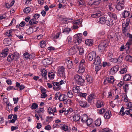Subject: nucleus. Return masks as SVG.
Returning <instances> with one entry per match:
<instances>
[{
  "label": "nucleus",
  "instance_id": "1",
  "mask_svg": "<svg viewBox=\"0 0 132 132\" xmlns=\"http://www.w3.org/2000/svg\"><path fill=\"white\" fill-rule=\"evenodd\" d=\"M73 80L77 85L79 86L83 85L85 82V80L81 77L78 74L74 75Z\"/></svg>",
  "mask_w": 132,
  "mask_h": 132
},
{
  "label": "nucleus",
  "instance_id": "2",
  "mask_svg": "<svg viewBox=\"0 0 132 132\" xmlns=\"http://www.w3.org/2000/svg\"><path fill=\"white\" fill-rule=\"evenodd\" d=\"M109 43V40H104L102 41L98 46V51L102 52H104L105 47Z\"/></svg>",
  "mask_w": 132,
  "mask_h": 132
},
{
  "label": "nucleus",
  "instance_id": "3",
  "mask_svg": "<svg viewBox=\"0 0 132 132\" xmlns=\"http://www.w3.org/2000/svg\"><path fill=\"white\" fill-rule=\"evenodd\" d=\"M130 19L129 18L127 19V22L126 23H123L122 24V32L123 34L126 36L127 35V32L128 31V25L129 23Z\"/></svg>",
  "mask_w": 132,
  "mask_h": 132
},
{
  "label": "nucleus",
  "instance_id": "4",
  "mask_svg": "<svg viewBox=\"0 0 132 132\" xmlns=\"http://www.w3.org/2000/svg\"><path fill=\"white\" fill-rule=\"evenodd\" d=\"M57 69L58 71L57 73V76L62 77L64 78H65V68L64 67L62 66H59Z\"/></svg>",
  "mask_w": 132,
  "mask_h": 132
},
{
  "label": "nucleus",
  "instance_id": "5",
  "mask_svg": "<svg viewBox=\"0 0 132 132\" xmlns=\"http://www.w3.org/2000/svg\"><path fill=\"white\" fill-rule=\"evenodd\" d=\"M82 34H78L75 35L73 39V42L76 45H78L81 43L82 41L81 37L82 36Z\"/></svg>",
  "mask_w": 132,
  "mask_h": 132
},
{
  "label": "nucleus",
  "instance_id": "6",
  "mask_svg": "<svg viewBox=\"0 0 132 132\" xmlns=\"http://www.w3.org/2000/svg\"><path fill=\"white\" fill-rule=\"evenodd\" d=\"M85 61L84 60H82L80 62L79 65V69L78 71L79 73H83L85 71Z\"/></svg>",
  "mask_w": 132,
  "mask_h": 132
},
{
  "label": "nucleus",
  "instance_id": "7",
  "mask_svg": "<svg viewBox=\"0 0 132 132\" xmlns=\"http://www.w3.org/2000/svg\"><path fill=\"white\" fill-rule=\"evenodd\" d=\"M64 83L63 81L61 80L59 82H53V89L56 91H58L61 89L60 85Z\"/></svg>",
  "mask_w": 132,
  "mask_h": 132
},
{
  "label": "nucleus",
  "instance_id": "8",
  "mask_svg": "<svg viewBox=\"0 0 132 132\" xmlns=\"http://www.w3.org/2000/svg\"><path fill=\"white\" fill-rule=\"evenodd\" d=\"M117 4L116 6V9L120 11L123 9L124 5L123 4L124 0H117Z\"/></svg>",
  "mask_w": 132,
  "mask_h": 132
},
{
  "label": "nucleus",
  "instance_id": "9",
  "mask_svg": "<svg viewBox=\"0 0 132 132\" xmlns=\"http://www.w3.org/2000/svg\"><path fill=\"white\" fill-rule=\"evenodd\" d=\"M114 81V77L112 76H110L106 77L104 80L103 84L104 85L107 84L108 83L113 84Z\"/></svg>",
  "mask_w": 132,
  "mask_h": 132
},
{
  "label": "nucleus",
  "instance_id": "10",
  "mask_svg": "<svg viewBox=\"0 0 132 132\" xmlns=\"http://www.w3.org/2000/svg\"><path fill=\"white\" fill-rule=\"evenodd\" d=\"M40 15L38 14H36L34 15L33 16L34 19H32L29 21V23L30 25H33L37 24L38 23V21L36 20L39 17Z\"/></svg>",
  "mask_w": 132,
  "mask_h": 132
},
{
  "label": "nucleus",
  "instance_id": "11",
  "mask_svg": "<svg viewBox=\"0 0 132 132\" xmlns=\"http://www.w3.org/2000/svg\"><path fill=\"white\" fill-rule=\"evenodd\" d=\"M96 55L95 52H92L89 53L87 56V59L89 61L94 60L96 57Z\"/></svg>",
  "mask_w": 132,
  "mask_h": 132
},
{
  "label": "nucleus",
  "instance_id": "12",
  "mask_svg": "<svg viewBox=\"0 0 132 132\" xmlns=\"http://www.w3.org/2000/svg\"><path fill=\"white\" fill-rule=\"evenodd\" d=\"M52 62V59L50 57L45 59L42 61V63L44 65H50Z\"/></svg>",
  "mask_w": 132,
  "mask_h": 132
},
{
  "label": "nucleus",
  "instance_id": "13",
  "mask_svg": "<svg viewBox=\"0 0 132 132\" xmlns=\"http://www.w3.org/2000/svg\"><path fill=\"white\" fill-rule=\"evenodd\" d=\"M96 98V94L94 93H91L88 96L87 101L88 102L91 103Z\"/></svg>",
  "mask_w": 132,
  "mask_h": 132
},
{
  "label": "nucleus",
  "instance_id": "14",
  "mask_svg": "<svg viewBox=\"0 0 132 132\" xmlns=\"http://www.w3.org/2000/svg\"><path fill=\"white\" fill-rule=\"evenodd\" d=\"M38 28V27L36 28L35 27L30 28L26 30V33L28 35H30L34 32L37 31Z\"/></svg>",
  "mask_w": 132,
  "mask_h": 132
},
{
  "label": "nucleus",
  "instance_id": "15",
  "mask_svg": "<svg viewBox=\"0 0 132 132\" xmlns=\"http://www.w3.org/2000/svg\"><path fill=\"white\" fill-rule=\"evenodd\" d=\"M79 105L84 108H87L89 106V104H87L86 101H78Z\"/></svg>",
  "mask_w": 132,
  "mask_h": 132
},
{
  "label": "nucleus",
  "instance_id": "16",
  "mask_svg": "<svg viewBox=\"0 0 132 132\" xmlns=\"http://www.w3.org/2000/svg\"><path fill=\"white\" fill-rule=\"evenodd\" d=\"M77 52V49L74 47L70 48L69 51L68 53L70 55H73L75 54Z\"/></svg>",
  "mask_w": 132,
  "mask_h": 132
},
{
  "label": "nucleus",
  "instance_id": "17",
  "mask_svg": "<svg viewBox=\"0 0 132 132\" xmlns=\"http://www.w3.org/2000/svg\"><path fill=\"white\" fill-rule=\"evenodd\" d=\"M119 66L118 65H116L112 68L110 70L111 73L112 74H114L118 70Z\"/></svg>",
  "mask_w": 132,
  "mask_h": 132
},
{
  "label": "nucleus",
  "instance_id": "18",
  "mask_svg": "<svg viewBox=\"0 0 132 132\" xmlns=\"http://www.w3.org/2000/svg\"><path fill=\"white\" fill-rule=\"evenodd\" d=\"M114 33L113 32H111L110 33L109 32V33L108 34L107 37L109 40H107L110 41H113L114 40Z\"/></svg>",
  "mask_w": 132,
  "mask_h": 132
},
{
  "label": "nucleus",
  "instance_id": "19",
  "mask_svg": "<svg viewBox=\"0 0 132 132\" xmlns=\"http://www.w3.org/2000/svg\"><path fill=\"white\" fill-rule=\"evenodd\" d=\"M47 112L50 114L52 113L53 115H54V113L57 112L56 108L55 107L52 109L51 108L49 107L48 109Z\"/></svg>",
  "mask_w": 132,
  "mask_h": 132
},
{
  "label": "nucleus",
  "instance_id": "20",
  "mask_svg": "<svg viewBox=\"0 0 132 132\" xmlns=\"http://www.w3.org/2000/svg\"><path fill=\"white\" fill-rule=\"evenodd\" d=\"M94 61V62L93 63V64L95 65L101 64V59L99 56H96V57H95Z\"/></svg>",
  "mask_w": 132,
  "mask_h": 132
},
{
  "label": "nucleus",
  "instance_id": "21",
  "mask_svg": "<svg viewBox=\"0 0 132 132\" xmlns=\"http://www.w3.org/2000/svg\"><path fill=\"white\" fill-rule=\"evenodd\" d=\"M96 105L97 108H99L103 106L104 104L103 101L97 100L96 103Z\"/></svg>",
  "mask_w": 132,
  "mask_h": 132
},
{
  "label": "nucleus",
  "instance_id": "22",
  "mask_svg": "<svg viewBox=\"0 0 132 132\" xmlns=\"http://www.w3.org/2000/svg\"><path fill=\"white\" fill-rule=\"evenodd\" d=\"M65 62L67 65V67L69 69H71L72 66V61L70 60L67 59L66 60Z\"/></svg>",
  "mask_w": 132,
  "mask_h": 132
},
{
  "label": "nucleus",
  "instance_id": "23",
  "mask_svg": "<svg viewBox=\"0 0 132 132\" xmlns=\"http://www.w3.org/2000/svg\"><path fill=\"white\" fill-rule=\"evenodd\" d=\"M12 56L13 60L15 61L19 59V55L17 52H15L12 54Z\"/></svg>",
  "mask_w": 132,
  "mask_h": 132
},
{
  "label": "nucleus",
  "instance_id": "24",
  "mask_svg": "<svg viewBox=\"0 0 132 132\" xmlns=\"http://www.w3.org/2000/svg\"><path fill=\"white\" fill-rule=\"evenodd\" d=\"M42 94L41 97L42 98H44L47 96V95L46 94V90L44 88H42L41 90Z\"/></svg>",
  "mask_w": 132,
  "mask_h": 132
},
{
  "label": "nucleus",
  "instance_id": "25",
  "mask_svg": "<svg viewBox=\"0 0 132 132\" xmlns=\"http://www.w3.org/2000/svg\"><path fill=\"white\" fill-rule=\"evenodd\" d=\"M107 19L105 17L102 16L98 20L101 23L104 24L106 22Z\"/></svg>",
  "mask_w": 132,
  "mask_h": 132
},
{
  "label": "nucleus",
  "instance_id": "26",
  "mask_svg": "<svg viewBox=\"0 0 132 132\" xmlns=\"http://www.w3.org/2000/svg\"><path fill=\"white\" fill-rule=\"evenodd\" d=\"M81 121L83 123L86 122L88 119L87 116L85 114H84L81 118Z\"/></svg>",
  "mask_w": 132,
  "mask_h": 132
},
{
  "label": "nucleus",
  "instance_id": "27",
  "mask_svg": "<svg viewBox=\"0 0 132 132\" xmlns=\"http://www.w3.org/2000/svg\"><path fill=\"white\" fill-rule=\"evenodd\" d=\"M67 98V96L64 94H60V96L59 97V99L60 101H64L66 100Z\"/></svg>",
  "mask_w": 132,
  "mask_h": 132
},
{
  "label": "nucleus",
  "instance_id": "28",
  "mask_svg": "<svg viewBox=\"0 0 132 132\" xmlns=\"http://www.w3.org/2000/svg\"><path fill=\"white\" fill-rule=\"evenodd\" d=\"M108 14L110 18L114 20H116L117 19V16L115 13L109 12L108 13Z\"/></svg>",
  "mask_w": 132,
  "mask_h": 132
},
{
  "label": "nucleus",
  "instance_id": "29",
  "mask_svg": "<svg viewBox=\"0 0 132 132\" xmlns=\"http://www.w3.org/2000/svg\"><path fill=\"white\" fill-rule=\"evenodd\" d=\"M111 112L110 111H108L105 113L104 115V118L105 119H109L111 117Z\"/></svg>",
  "mask_w": 132,
  "mask_h": 132
},
{
  "label": "nucleus",
  "instance_id": "30",
  "mask_svg": "<svg viewBox=\"0 0 132 132\" xmlns=\"http://www.w3.org/2000/svg\"><path fill=\"white\" fill-rule=\"evenodd\" d=\"M31 56V55H29L28 53L27 52H26L24 53L23 54V58L24 60H26L28 59H30V56Z\"/></svg>",
  "mask_w": 132,
  "mask_h": 132
},
{
  "label": "nucleus",
  "instance_id": "31",
  "mask_svg": "<svg viewBox=\"0 0 132 132\" xmlns=\"http://www.w3.org/2000/svg\"><path fill=\"white\" fill-rule=\"evenodd\" d=\"M8 51V49H6L2 51V54L3 57H5L7 56L9 53Z\"/></svg>",
  "mask_w": 132,
  "mask_h": 132
},
{
  "label": "nucleus",
  "instance_id": "32",
  "mask_svg": "<svg viewBox=\"0 0 132 132\" xmlns=\"http://www.w3.org/2000/svg\"><path fill=\"white\" fill-rule=\"evenodd\" d=\"M93 40L92 39H87L85 40V44L88 46L91 45L93 44Z\"/></svg>",
  "mask_w": 132,
  "mask_h": 132
},
{
  "label": "nucleus",
  "instance_id": "33",
  "mask_svg": "<svg viewBox=\"0 0 132 132\" xmlns=\"http://www.w3.org/2000/svg\"><path fill=\"white\" fill-rule=\"evenodd\" d=\"M128 86V84H126L123 87V89H124L125 92L126 93L125 95L124 94V95L125 97L126 95V94L127 92V90H129Z\"/></svg>",
  "mask_w": 132,
  "mask_h": 132
},
{
  "label": "nucleus",
  "instance_id": "34",
  "mask_svg": "<svg viewBox=\"0 0 132 132\" xmlns=\"http://www.w3.org/2000/svg\"><path fill=\"white\" fill-rule=\"evenodd\" d=\"M131 76L128 74L126 75L124 77L123 79L124 81H127L130 80L131 78Z\"/></svg>",
  "mask_w": 132,
  "mask_h": 132
},
{
  "label": "nucleus",
  "instance_id": "35",
  "mask_svg": "<svg viewBox=\"0 0 132 132\" xmlns=\"http://www.w3.org/2000/svg\"><path fill=\"white\" fill-rule=\"evenodd\" d=\"M16 86L19 88L20 90H22L25 88V87L23 85H21L20 83L17 82L16 83Z\"/></svg>",
  "mask_w": 132,
  "mask_h": 132
},
{
  "label": "nucleus",
  "instance_id": "36",
  "mask_svg": "<svg viewBox=\"0 0 132 132\" xmlns=\"http://www.w3.org/2000/svg\"><path fill=\"white\" fill-rule=\"evenodd\" d=\"M104 32L102 31L98 33L97 35V38L99 39H101L103 37V36H104L105 34Z\"/></svg>",
  "mask_w": 132,
  "mask_h": 132
},
{
  "label": "nucleus",
  "instance_id": "37",
  "mask_svg": "<svg viewBox=\"0 0 132 132\" xmlns=\"http://www.w3.org/2000/svg\"><path fill=\"white\" fill-rule=\"evenodd\" d=\"M81 119L79 114H75L73 117V119L74 121H79Z\"/></svg>",
  "mask_w": 132,
  "mask_h": 132
},
{
  "label": "nucleus",
  "instance_id": "38",
  "mask_svg": "<svg viewBox=\"0 0 132 132\" xmlns=\"http://www.w3.org/2000/svg\"><path fill=\"white\" fill-rule=\"evenodd\" d=\"M101 122L100 118H98L95 121V125L96 126H99L100 125Z\"/></svg>",
  "mask_w": 132,
  "mask_h": 132
},
{
  "label": "nucleus",
  "instance_id": "39",
  "mask_svg": "<svg viewBox=\"0 0 132 132\" xmlns=\"http://www.w3.org/2000/svg\"><path fill=\"white\" fill-rule=\"evenodd\" d=\"M80 88L79 86L73 87L72 88V90L73 92L75 93H79L80 92Z\"/></svg>",
  "mask_w": 132,
  "mask_h": 132
},
{
  "label": "nucleus",
  "instance_id": "40",
  "mask_svg": "<svg viewBox=\"0 0 132 132\" xmlns=\"http://www.w3.org/2000/svg\"><path fill=\"white\" fill-rule=\"evenodd\" d=\"M6 109L8 111L10 112L13 109V108L11 104L9 103L7 104Z\"/></svg>",
  "mask_w": 132,
  "mask_h": 132
},
{
  "label": "nucleus",
  "instance_id": "41",
  "mask_svg": "<svg viewBox=\"0 0 132 132\" xmlns=\"http://www.w3.org/2000/svg\"><path fill=\"white\" fill-rule=\"evenodd\" d=\"M47 71L46 70H44L42 71V75L43 76V78L44 79H46Z\"/></svg>",
  "mask_w": 132,
  "mask_h": 132
},
{
  "label": "nucleus",
  "instance_id": "42",
  "mask_svg": "<svg viewBox=\"0 0 132 132\" xmlns=\"http://www.w3.org/2000/svg\"><path fill=\"white\" fill-rule=\"evenodd\" d=\"M106 24L109 26H111L113 24V20L111 19H110L106 21Z\"/></svg>",
  "mask_w": 132,
  "mask_h": 132
},
{
  "label": "nucleus",
  "instance_id": "43",
  "mask_svg": "<svg viewBox=\"0 0 132 132\" xmlns=\"http://www.w3.org/2000/svg\"><path fill=\"white\" fill-rule=\"evenodd\" d=\"M55 74L53 72H50L48 74L49 78L51 79H53L54 78Z\"/></svg>",
  "mask_w": 132,
  "mask_h": 132
},
{
  "label": "nucleus",
  "instance_id": "44",
  "mask_svg": "<svg viewBox=\"0 0 132 132\" xmlns=\"http://www.w3.org/2000/svg\"><path fill=\"white\" fill-rule=\"evenodd\" d=\"M3 42L4 43L6 46L10 45L11 44V41L10 39H6L4 40Z\"/></svg>",
  "mask_w": 132,
  "mask_h": 132
},
{
  "label": "nucleus",
  "instance_id": "45",
  "mask_svg": "<svg viewBox=\"0 0 132 132\" xmlns=\"http://www.w3.org/2000/svg\"><path fill=\"white\" fill-rule=\"evenodd\" d=\"M106 110L104 108H101L98 109L97 110V112L101 114H103L105 112Z\"/></svg>",
  "mask_w": 132,
  "mask_h": 132
},
{
  "label": "nucleus",
  "instance_id": "46",
  "mask_svg": "<svg viewBox=\"0 0 132 132\" xmlns=\"http://www.w3.org/2000/svg\"><path fill=\"white\" fill-rule=\"evenodd\" d=\"M93 122V120L91 118H88L85 123L87 126L90 125Z\"/></svg>",
  "mask_w": 132,
  "mask_h": 132
},
{
  "label": "nucleus",
  "instance_id": "47",
  "mask_svg": "<svg viewBox=\"0 0 132 132\" xmlns=\"http://www.w3.org/2000/svg\"><path fill=\"white\" fill-rule=\"evenodd\" d=\"M86 80L89 82L92 83L93 82V78L92 77L89 75L86 76Z\"/></svg>",
  "mask_w": 132,
  "mask_h": 132
},
{
  "label": "nucleus",
  "instance_id": "48",
  "mask_svg": "<svg viewBox=\"0 0 132 132\" xmlns=\"http://www.w3.org/2000/svg\"><path fill=\"white\" fill-rule=\"evenodd\" d=\"M129 12L128 11H125L123 12V17L125 18L128 17L129 16Z\"/></svg>",
  "mask_w": 132,
  "mask_h": 132
},
{
  "label": "nucleus",
  "instance_id": "49",
  "mask_svg": "<svg viewBox=\"0 0 132 132\" xmlns=\"http://www.w3.org/2000/svg\"><path fill=\"white\" fill-rule=\"evenodd\" d=\"M46 45V42L45 41L42 40L40 42V45L41 48L44 47Z\"/></svg>",
  "mask_w": 132,
  "mask_h": 132
},
{
  "label": "nucleus",
  "instance_id": "50",
  "mask_svg": "<svg viewBox=\"0 0 132 132\" xmlns=\"http://www.w3.org/2000/svg\"><path fill=\"white\" fill-rule=\"evenodd\" d=\"M95 65V70L97 73L101 68V64H96Z\"/></svg>",
  "mask_w": 132,
  "mask_h": 132
},
{
  "label": "nucleus",
  "instance_id": "51",
  "mask_svg": "<svg viewBox=\"0 0 132 132\" xmlns=\"http://www.w3.org/2000/svg\"><path fill=\"white\" fill-rule=\"evenodd\" d=\"M31 9L29 7H26L23 10L24 12L26 13H29L31 11Z\"/></svg>",
  "mask_w": 132,
  "mask_h": 132
},
{
  "label": "nucleus",
  "instance_id": "52",
  "mask_svg": "<svg viewBox=\"0 0 132 132\" xmlns=\"http://www.w3.org/2000/svg\"><path fill=\"white\" fill-rule=\"evenodd\" d=\"M71 31L70 28H66L63 30V32H65L67 34H68L69 32Z\"/></svg>",
  "mask_w": 132,
  "mask_h": 132
},
{
  "label": "nucleus",
  "instance_id": "53",
  "mask_svg": "<svg viewBox=\"0 0 132 132\" xmlns=\"http://www.w3.org/2000/svg\"><path fill=\"white\" fill-rule=\"evenodd\" d=\"M125 59L126 60L128 61H132V56L130 55H128L126 56Z\"/></svg>",
  "mask_w": 132,
  "mask_h": 132
},
{
  "label": "nucleus",
  "instance_id": "54",
  "mask_svg": "<svg viewBox=\"0 0 132 132\" xmlns=\"http://www.w3.org/2000/svg\"><path fill=\"white\" fill-rule=\"evenodd\" d=\"M77 51L78 50H79L80 55H82L84 52L83 48L81 47H79L77 48Z\"/></svg>",
  "mask_w": 132,
  "mask_h": 132
},
{
  "label": "nucleus",
  "instance_id": "55",
  "mask_svg": "<svg viewBox=\"0 0 132 132\" xmlns=\"http://www.w3.org/2000/svg\"><path fill=\"white\" fill-rule=\"evenodd\" d=\"M82 22V20H78L73 22V24H81Z\"/></svg>",
  "mask_w": 132,
  "mask_h": 132
},
{
  "label": "nucleus",
  "instance_id": "56",
  "mask_svg": "<svg viewBox=\"0 0 132 132\" xmlns=\"http://www.w3.org/2000/svg\"><path fill=\"white\" fill-rule=\"evenodd\" d=\"M78 95L80 97H83L85 98L87 94L86 93H82L81 92H79L78 93Z\"/></svg>",
  "mask_w": 132,
  "mask_h": 132
},
{
  "label": "nucleus",
  "instance_id": "57",
  "mask_svg": "<svg viewBox=\"0 0 132 132\" xmlns=\"http://www.w3.org/2000/svg\"><path fill=\"white\" fill-rule=\"evenodd\" d=\"M126 36L129 38V39H128L129 42H131L132 41V35L130 34L129 33H127Z\"/></svg>",
  "mask_w": 132,
  "mask_h": 132
},
{
  "label": "nucleus",
  "instance_id": "58",
  "mask_svg": "<svg viewBox=\"0 0 132 132\" xmlns=\"http://www.w3.org/2000/svg\"><path fill=\"white\" fill-rule=\"evenodd\" d=\"M12 56V54H10L7 57V61L9 62H11L12 61H13V57Z\"/></svg>",
  "mask_w": 132,
  "mask_h": 132
},
{
  "label": "nucleus",
  "instance_id": "59",
  "mask_svg": "<svg viewBox=\"0 0 132 132\" xmlns=\"http://www.w3.org/2000/svg\"><path fill=\"white\" fill-rule=\"evenodd\" d=\"M44 111V110L43 108H40L39 109H38L36 110L35 111V112L39 113L41 112H43Z\"/></svg>",
  "mask_w": 132,
  "mask_h": 132
},
{
  "label": "nucleus",
  "instance_id": "60",
  "mask_svg": "<svg viewBox=\"0 0 132 132\" xmlns=\"http://www.w3.org/2000/svg\"><path fill=\"white\" fill-rule=\"evenodd\" d=\"M38 107V105L35 103H33L32 104L31 109H35Z\"/></svg>",
  "mask_w": 132,
  "mask_h": 132
},
{
  "label": "nucleus",
  "instance_id": "61",
  "mask_svg": "<svg viewBox=\"0 0 132 132\" xmlns=\"http://www.w3.org/2000/svg\"><path fill=\"white\" fill-rule=\"evenodd\" d=\"M127 70L126 68H123L121 69V70L120 71V73L121 74H123L126 73Z\"/></svg>",
  "mask_w": 132,
  "mask_h": 132
},
{
  "label": "nucleus",
  "instance_id": "62",
  "mask_svg": "<svg viewBox=\"0 0 132 132\" xmlns=\"http://www.w3.org/2000/svg\"><path fill=\"white\" fill-rule=\"evenodd\" d=\"M122 60V57L121 56H119L118 58L117 59V63H121Z\"/></svg>",
  "mask_w": 132,
  "mask_h": 132
},
{
  "label": "nucleus",
  "instance_id": "63",
  "mask_svg": "<svg viewBox=\"0 0 132 132\" xmlns=\"http://www.w3.org/2000/svg\"><path fill=\"white\" fill-rule=\"evenodd\" d=\"M101 2V0H98L97 1H94L93 3L91 4V5H97Z\"/></svg>",
  "mask_w": 132,
  "mask_h": 132
},
{
  "label": "nucleus",
  "instance_id": "64",
  "mask_svg": "<svg viewBox=\"0 0 132 132\" xmlns=\"http://www.w3.org/2000/svg\"><path fill=\"white\" fill-rule=\"evenodd\" d=\"M68 97L70 98H72L73 96V94L71 90L69 91L67 93Z\"/></svg>",
  "mask_w": 132,
  "mask_h": 132
}]
</instances>
